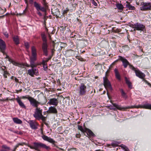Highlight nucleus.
Returning a JSON list of instances; mask_svg holds the SVG:
<instances>
[{"label": "nucleus", "instance_id": "nucleus-60", "mask_svg": "<svg viewBox=\"0 0 151 151\" xmlns=\"http://www.w3.org/2000/svg\"><path fill=\"white\" fill-rule=\"evenodd\" d=\"M49 39L50 40H51V36L50 35H49Z\"/></svg>", "mask_w": 151, "mask_h": 151}, {"label": "nucleus", "instance_id": "nucleus-48", "mask_svg": "<svg viewBox=\"0 0 151 151\" xmlns=\"http://www.w3.org/2000/svg\"><path fill=\"white\" fill-rule=\"evenodd\" d=\"M55 51V50L53 49H51V52L52 54V55H53Z\"/></svg>", "mask_w": 151, "mask_h": 151}, {"label": "nucleus", "instance_id": "nucleus-53", "mask_svg": "<svg viewBox=\"0 0 151 151\" xmlns=\"http://www.w3.org/2000/svg\"><path fill=\"white\" fill-rule=\"evenodd\" d=\"M0 151H9V150H5V149L4 150V149H1L0 150Z\"/></svg>", "mask_w": 151, "mask_h": 151}, {"label": "nucleus", "instance_id": "nucleus-19", "mask_svg": "<svg viewBox=\"0 0 151 151\" xmlns=\"http://www.w3.org/2000/svg\"><path fill=\"white\" fill-rule=\"evenodd\" d=\"M48 103L50 105L56 106L58 104V102L57 99L52 98L48 102Z\"/></svg>", "mask_w": 151, "mask_h": 151}, {"label": "nucleus", "instance_id": "nucleus-28", "mask_svg": "<svg viewBox=\"0 0 151 151\" xmlns=\"http://www.w3.org/2000/svg\"><path fill=\"white\" fill-rule=\"evenodd\" d=\"M86 128H83L82 126L80 125H78V129L83 133L85 132H86Z\"/></svg>", "mask_w": 151, "mask_h": 151}, {"label": "nucleus", "instance_id": "nucleus-44", "mask_svg": "<svg viewBox=\"0 0 151 151\" xmlns=\"http://www.w3.org/2000/svg\"><path fill=\"white\" fill-rule=\"evenodd\" d=\"M81 136V135L79 133L77 134H76V137L77 138H80Z\"/></svg>", "mask_w": 151, "mask_h": 151}, {"label": "nucleus", "instance_id": "nucleus-50", "mask_svg": "<svg viewBox=\"0 0 151 151\" xmlns=\"http://www.w3.org/2000/svg\"><path fill=\"white\" fill-rule=\"evenodd\" d=\"M4 68H3L1 67V68H1V70L4 72V71L6 70H5V69H6V67L4 66Z\"/></svg>", "mask_w": 151, "mask_h": 151}, {"label": "nucleus", "instance_id": "nucleus-14", "mask_svg": "<svg viewBox=\"0 0 151 151\" xmlns=\"http://www.w3.org/2000/svg\"><path fill=\"white\" fill-rule=\"evenodd\" d=\"M135 29L137 30L143 31L145 29V26L137 22L135 23Z\"/></svg>", "mask_w": 151, "mask_h": 151}, {"label": "nucleus", "instance_id": "nucleus-16", "mask_svg": "<svg viewBox=\"0 0 151 151\" xmlns=\"http://www.w3.org/2000/svg\"><path fill=\"white\" fill-rule=\"evenodd\" d=\"M119 60L121 61L123 63V65L124 68H126L128 65L129 64V63L128 60L122 57L119 56Z\"/></svg>", "mask_w": 151, "mask_h": 151}, {"label": "nucleus", "instance_id": "nucleus-51", "mask_svg": "<svg viewBox=\"0 0 151 151\" xmlns=\"http://www.w3.org/2000/svg\"><path fill=\"white\" fill-rule=\"evenodd\" d=\"M14 80L16 82L18 83L19 82V80L16 78H15Z\"/></svg>", "mask_w": 151, "mask_h": 151}, {"label": "nucleus", "instance_id": "nucleus-12", "mask_svg": "<svg viewBox=\"0 0 151 151\" xmlns=\"http://www.w3.org/2000/svg\"><path fill=\"white\" fill-rule=\"evenodd\" d=\"M42 137L44 140L47 141L49 142L52 144L54 145V146H55L57 148H58L55 144V143L56 142L53 139L50 137H48V136L45 135H42Z\"/></svg>", "mask_w": 151, "mask_h": 151}, {"label": "nucleus", "instance_id": "nucleus-21", "mask_svg": "<svg viewBox=\"0 0 151 151\" xmlns=\"http://www.w3.org/2000/svg\"><path fill=\"white\" fill-rule=\"evenodd\" d=\"M46 1H43L42 3L44 5L45 7H41L40 6L39 10H40L43 12H45L46 11V9L48 8V3L46 2Z\"/></svg>", "mask_w": 151, "mask_h": 151}, {"label": "nucleus", "instance_id": "nucleus-57", "mask_svg": "<svg viewBox=\"0 0 151 151\" xmlns=\"http://www.w3.org/2000/svg\"><path fill=\"white\" fill-rule=\"evenodd\" d=\"M38 14L40 16H41L42 15V14L40 12H38Z\"/></svg>", "mask_w": 151, "mask_h": 151}, {"label": "nucleus", "instance_id": "nucleus-35", "mask_svg": "<svg viewBox=\"0 0 151 151\" xmlns=\"http://www.w3.org/2000/svg\"><path fill=\"white\" fill-rule=\"evenodd\" d=\"M41 120H42L43 123L46 125L47 126L48 125V124L46 122V121L47 120V116L45 117V118L44 119H43H43H41Z\"/></svg>", "mask_w": 151, "mask_h": 151}, {"label": "nucleus", "instance_id": "nucleus-39", "mask_svg": "<svg viewBox=\"0 0 151 151\" xmlns=\"http://www.w3.org/2000/svg\"><path fill=\"white\" fill-rule=\"evenodd\" d=\"M26 9H25L23 12L22 13H19V14H18L20 15V16H21L23 14H24L25 13V12H26Z\"/></svg>", "mask_w": 151, "mask_h": 151}, {"label": "nucleus", "instance_id": "nucleus-54", "mask_svg": "<svg viewBox=\"0 0 151 151\" xmlns=\"http://www.w3.org/2000/svg\"><path fill=\"white\" fill-rule=\"evenodd\" d=\"M111 145L113 147H116V145L114 143H112Z\"/></svg>", "mask_w": 151, "mask_h": 151}, {"label": "nucleus", "instance_id": "nucleus-41", "mask_svg": "<svg viewBox=\"0 0 151 151\" xmlns=\"http://www.w3.org/2000/svg\"><path fill=\"white\" fill-rule=\"evenodd\" d=\"M42 65L43 66L47 65V63H46L45 62L44 60H42Z\"/></svg>", "mask_w": 151, "mask_h": 151}, {"label": "nucleus", "instance_id": "nucleus-24", "mask_svg": "<svg viewBox=\"0 0 151 151\" xmlns=\"http://www.w3.org/2000/svg\"><path fill=\"white\" fill-rule=\"evenodd\" d=\"M124 79L126 83L128 85V87L130 89H132V83L128 79L127 77H125Z\"/></svg>", "mask_w": 151, "mask_h": 151}, {"label": "nucleus", "instance_id": "nucleus-62", "mask_svg": "<svg viewBox=\"0 0 151 151\" xmlns=\"http://www.w3.org/2000/svg\"><path fill=\"white\" fill-rule=\"evenodd\" d=\"M30 1L29 2L30 3L32 4V2H33V1L31 0V1Z\"/></svg>", "mask_w": 151, "mask_h": 151}, {"label": "nucleus", "instance_id": "nucleus-56", "mask_svg": "<svg viewBox=\"0 0 151 151\" xmlns=\"http://www.w3.org/2000/svg\"><path fill=\"white\" fill-rule=\"evenodd\" d=\"M13 132L14 133H15L17 134H18V131H13Z\"/></svg>", "mask_w": 151, "mask_h": 151}, {"label": "nucleus", "instance_id": "nucleus-23", "mask_svg": "<svg viewBox=\"0 0 151 151\" xmlns=\"http://www.w3.org/2000/svg\"><path fill=\"white\" fill-rule=\"evenodd\" d=\"M86 129V132H85L87 133V134L90 137L94 136L95 135L94 134L91 130L87 128Z\"/></svg>", "mask_w": 151, "mask_h": 151}, {"label": "nucleus", "instance_id": "nucleus-18", "mask_svg": "<svg viewBox=\"0 0 151 151\" xmlns=\"http://www.w3.org/2000/svg\"><path fill=\"white\" fill-rule=\"evenodd\" d=\"M46 112L49 113L54 114H56L58 113L55 107L52 106L49 107L48 110Z\"/></svg>", "mask_w": 151, "mask_h": 151}, {"label": "nucleus", "instance_id": "nucleus-8", "mask_svg": "<svg viewBox=\"0 0 151 151\" xmlns=\"http://www.w3.org/2000/svg\"><path fill=\"white\" fill-rule=\"evenodd\" d=\"M141 5L142 6L140 9L142 11H147L151 9V3H150L142 2Z\"/></svg>", "mask_w": 151, "mask_h": 151}, {"label": "nucleus", "instance_id": "nucleus-38", "mask_svg": "<svg viewBox=\"0 0 151 151\" xmlns=\"http://www.w3.org/2000/svg\"><path fill=\"white\" fill-rule=\"evenodd\" d=\"M6 55V57H5L7 59H8V60L9 61V60L10 59H11V58H10L9 56H8L6 53L5 52V55Z\"/></svg>", "mask_w": 151, "mask_h": 151}, {"label": "nucleus", "instance_id": "nucleus-42", "mask_svg": "<svg viewBox=\"0 0 151 151\" xmlns=\"http://www.w3.org/2000/svg\"><path fill=\"white\" fill-rule=\"evenodd\" d=\"M24 143H19L16 146H15L17 148L19 147V145H23Z\"/></svg>", "mask_w": 151, "mask_h": 151}, {"label": "nucleus", "instance_id": "nucleus-58", "mask_svg": "<svg viewBox=\"0 0 151 151\" xmlns=\"http://www.w3.org/2000/svg\"><path fill=\"white\" fill-rule=\"evenodd\" d=\"M147 84L148 85H149L150 87H151V84L149 82L147 83Z\"/></svg>", "mask_w": 151, "mask_h": 151}, {"label": "nucleus", "instance_id": "nucleus-26", "mask_svg": "<svg viewBox=\"0 0 151 151\" xmlns=\"http://www.w3.org/2000/svg\"><path fill=\"white\" fill-rule=\"evenodd\" d=\"M13 39L16 45H17L19 44V39L17 36L13 37Z\"/></svg>", "mask_w": 151, "mask_h": 151}, {"label": "nucleus", "instance_id": "nucleus-46", "mask_svg": "<svg viewBox=\"0 0 151 151\" xmlns=\"http://www.w3.org/2000/svg\"><path fill=\"white\" fill-rule=\"evenodd\" d=\"M121 147L124 150L127 147L124 145H122L121 146Z\"/></svg>", "mask_w": 151, "mask_h": 151}, {"label": "nucleus", "instance_id": "nucleus-13", "mask_svg": "<svg viewBox=\"0 0 151 151\" xmlns=\"http://www.w3.org/2000/svg\"><path fill=\"white\" fill-rule=\"evenodd\" d=\"M6 47V46L5 42L2 40L0 39V50L4 55L5 54Z\"/></svg>", "mask_w": 151, "mask_h": 151}, {"label": "nucleus", "instance_id": "nucleus-20", "mask_svg": "<svg viewBox=\"0 0 151 151\" xmlns=\"http://www.w3.org/2000/svg\"><path fill=\"white\" fill-rule=\"evenodd\" d=\"M16 99L19 105L21 108H24L25 109H26V106L19 98H16Z\"/></svg>", "mask_w": 151, "mask_h": 151}, {"label": "nucleus", "instance_id": "nucleus-17", "mask_svg": "<svg viewBox=\"0 0 151 151\" xmlns=\"http://www.w3.org/2000/svg\"><path fill=\"white\" fill-rule=\"evenodd\" d=\"M138 107L139 108H143L151 110V104L148 103L147 102L143 105H138Z\"/></svg>", "mask_w": 151, "mask_h": 151}, {"label": "nucleus", "instance_id": "nucleus-34", "mask_svg": "<svg viewBox=\"0 0 151 151\" xmlns=\"http://www.w3.org/2000/svg\"><path fill=\"white\" fill-rule=\"evenodd\" d=\"M69 9L68 8H66V9L63 11V15H66L67 12L69 11Z\"/></svg>", "mask_w": 151, "mask_h": 151}, {"label": "nucleus", "instance_id": "nucleus-55", "mask_svg": "<svg viewBox=\"0 0 151 151\" xmlns=\"http://www.w3.org/2000/svg\"><path fill=\"white\" fill-rule=\"evenodd\" d=\"M125 151H129L128 148L126 147L124 149Z\"/></svg>", "mask_w": 151, "mask_h": 151}, {"label": "nucleus", "instance_id": "nucleus-63", "mask_svg": "<svg viewBox=\"0 0 151 151\" xmlns=\"http://www.w3.org/2000/svg\"><path fill=\"white\" fill-rule=\"evenodd\" d=\"M1 67H2V64L0 63V68H1Z\"/></svg>", "mask_w": 151, "mask_h": 151}, {"label": "nucleus", "instance_id": "nucleus-9", "mask_svg": "<svg viewBox=\"0 0 151 151\" xmlns=\"http://www.w3.org/2000/svg\"><path fill=\"white\" fill-rule=\"evenodd\" d=\"M29 98L28 100L29 101L30 104L33 107L36 108L38 107V106L40 104V102L32 97Z\"/></svg>", "mask_w": 151, "mask_h": 151}, {"label": "nucleus", "instance_id": "nucleus-52", "mask_svg": "<svg viewBox=\"0 0 151 151\" xmlns=\"http://www.w3.org/2000/svg\"><path fill=\"white\" fill-rule=\"evenodd\" d=\"M23 132L21 131L19 132L18 134H19L20 135H21L23 134Z\"/></svg>", "mask_w": 151, "mask_h": 151}, {"label": "nucleus", "instance_id": "nucleus-59", "mask_svg": "<svg viewBox=\"0 0 151 151\" xmlns=\"http://www.w3.org/2000/svg\"><path fill=\"white\" fill-rule=\"evenodd\" d=\"M52 56L53 55H52L51 56H50L49 58H48L49 60H50L51 59Z\"/></svg>", "mask_w": 151, "mask_h": 151}, {"label": "nucleus", "instance_id": "nucleus-64", "mask_svg": "<svg viewBox=\"0 0 151 151\" xmlns=\"http://www.w3.org/2000/svg\"><path fill=\"white\" fill-rule=\"evenodd\" d=\"M16 149H15V148H14V150H13V151H15Z\"/></svg>", "mask_w": 151, "mask_h": 151}, {"label": "nucleus", "instance_id": "nucleus-1", "mask_svg": "<svg viewBox=\"0 0 151 151\" xmlns=\"http://www.w3.org/2000/svg\"><path fill=\"white\" fill-rule=\"evenodd\" d=\"M32 56L30 57V66L32 69L28 70V74L32 76H33L34 75L37 76L38 75V70L36 68H34V67H36L37 65L35 64V62L37 60V50L35 47L32 46L31 47Z\"/></svg>", "mask_w": 151, "mask_h": 151}, {"label": "nucleus", "instance_id": "nucleus-36", "mask_svg": "<svg viewBox=\"0 0 151 151\" xmlns=\"http://www.w3.org/2000/svg\"><path fill=\"white\" fill-rule=\"evenodd\" d=\"M24 44L26 48L27 49H28L29 47V43L27 42H25Z\"/></svg>", "mask_w": 151, "mask_h": 151}, {"label": "nucleus", "instance_id": "nucleus-32", "mask_svg": "<svg viewBox=\"0 0 151 151\" xmlns=\"http://www.w3.org/2000/svg\"><path fill=\"white\" fill-rule=\"evenodd\" d=\"M2 149H4L8 150H10V147L7 146L6 145H3L2 146Z\"/></svg>", "mask_w": 151, "mask_h": 151}, {"label": "nucleus", "instance_id": "nucleus-11", "mask_svg": "<svg viewBox=\"0 0 151 151\" xmlns=\"http://www.w3.org/2000/svg\"><path fill=\"white\" fill-rule=\"evenodd\" d=\"M9 61L12 63L13 65L20 67L24 68V66L27 67H29V65L27 64V63H19L16 62L12 59H10Z\"/></svg>", "mask_w": 151, "mask_h": 151}, {"label": "nucleus", "instance_id": "nucleus-3", "mask_svg": "<svg viewBox=\"0 0 151 151\" xmlns=\"http://www.w3.org/2000/svg\"><path fill=\"white\" fill-rule=\"evenodd\" d=\"M41 37L43 42L42 46V50L44 55L47 56L48 55V45L47 43L46 36L45 34H41Z\"/></svg>", "mask_w": 151, "mask_h": 151}, {"label": "nucleus", "instance_id": "nucleus-43", "mask_svg": "<svg viewBox=\"0 0 151 151\" xmlns=\"http://www.w3.org/2000/svg\"><path fill=\"white\" fill-rule=\"evenodd\" d=\"M29 97H31V96H23V98L26 99H27L28 100V99L29 98Z\"/></svg>", "mask_w": 151, "mask_h": 151}, {"label": "nucleus", "instance_id": "nucleus-4", "mask_svg": "<svg viewBox=\"0 0 151 151\" xmlns=\"http://www.w3.org/2000/svg\"><path fill=\"white\" fill-rule=\"evenodd\" d=\"M42 109L40 107H38L36 108L33 114V116L38 120L44 119L45 116L42 115Z\"/></svg>", "mask_w": 151, "mask_h": 151}, {"label": "nucleus", "instance_id": "nucleus-37", "mask_svg": "<svg viewBox=\"0 0 151 151\" xmlns=\"http://www.w3.org/2000/svg\"><path fill=\"white\" fill-rule=\"evenodd\" d=\"M4 35L7 38H8L9 37V34L7 32H4Z\"/></svg>", "mask_w": 151, "mask_h": 151}, {"label": "nucleus", "instance_id": "nucleus-31", "mask_svg": "<svg viewBox=\"0 0 151 151\" xmlns=\"http://www.w3.org/2000/svg\"><path fill=\"white\" fill-rule=\"evenodd\" d=\"M126 6L129 8V10H134L135 9V7L134 6H132L129 4H127Z\"/></svg>", "mask_w": 151, "mask_h": 151}, {"label": "nucleus", "instance_id": "nucleus-7", "mask_svg": "<svg viewBox=\"0 0 151 151\" xmlns=\"http://www.w3.org/2000/svg\"><path fill=\"white\" fill-rule=\"evenodd\" d=\"M131 69L135 72L136 76L141 79H143L145 81L147 82V81L144 79L145 76L144 73H142L137 68H135L133 66L131 67Z\"/></svg>", "mask_w": 151, "mask_h": 151}, {"label": "nucleus", "instance_id": "nucleus-25", "mask_svg": "<svg viewBox=\"0 0 151 151\" xmlns=\"http://www.w3.org/2000/svg\"><path fill=\"white\" fill-rule=\"evenodd\" d=\"M14 122L17 124H20L22 123V121L19 119L17 117H14L13 118Z\"/></svg>", "mask_w": 151, "mask_h": 151}, {"label": "nucleus", "instance_id": "nucleus-2", "mask_svg": "<svg viewBox=\"0 0 151 151\" xmlns=\"http://www.w3.org/2000/svg\"><path fill=\"white\" fill-rule=\"evenodd\" d=\"M31 149H34L37 151H40V148L45 149L47 151H49L51 148L49 146H47L45 144L41 142H34L32 145L29 146Z\"/></svg>", "mask_w": 151, "mask_h": 151}, {"label": "nucleus", "instance_id": "nucleus-22", "mask_svg": "<svg viewBox=\"0 0 151 151\" xmlns=\"http://www.w3.org/2000/svg\"><path fill=\"white\" fill-rule=\"evenodd\" d=\"M115 76L116 78L119 80L120 81L121 80L120 75L117 69H115L114 70Z\"/></svg>", "mask_w": 151, "mask_h": 151}, {"label": "nucleus", "instance_id": "nucleus-33", "mask_svg": "<svg viewBox=\"0 0 151 151\" xmlns=\"http://www.w3.org/2000/svg\"><path fill=\"white\" fill-rule=\"evenodd\" d=\"M10 74L8 72L7 70L4 71V76L5 78H7V75L9 76Z\"/></svg>", "mask_w": 151, "mask_h": 151}, {"label": "nucleus", "instance_id": "nucleus-6", "mask_svg": "<svg viewBox=\"0 0 151 151\" xmlns=\"http://www.w3.org/2000/svg\"><path fill=\"white\" fill-rule=\"evenodd\" d=\"M87 87L83 83H81L78 87V93L79 96H83L86 95L87 90Z\"/></svg>", "mask_w": 151, "mask_h": 151}, {"label": "nucleus", "instance_id": "nucleus-10", "mask_svg": "<svg viewBox=\"0 0 151 151\" xmlns=\"http://www.w3.org/2000/svg\"><path fill=\"white\" fill-rule=\"evenodd\" d=\"M103 79L104 85L106 89H109L110 90H112V88L111 85L107 78L105 76L103 77Z\"/></svg>", "mask_w": 151, "mask_h": 151}, {"label": "nucleus", "instance_id": "nucleus-49", "mask_svg": "<svg viewBox=\"0 0 151 151\" xmlns=\"http://www.w3.org/2000/svg\"><path fill=\"white\" fill-rule=\"evenodd\" d=\"M45 59V60H44L45 62L46 63H47L49 60L48 58H46Z\"/></svg>", "mask_w": 151, "mask_h": 151}, {"label": "nucleus", "instance_id": "nucleus-27", "mask_svg": "<svg viewBox=\"0 0 151 151\" xmlns=\"http://www.w3.org/2000/svg\"><path fill=\"white\" fill-rule=\"evenodd\" d=\"M120 91L121 92L122 96L125 99H126L127 98V96L126 93L124 92L122 89H120Z\"/></svg>", "mask_w": 151, "mask_h": 151}, {"label": "nucleus", "instance_id": "nucleus-5", "mask_svg": "<svg viewBox=\"0 0 151 151\" xmlns=\"http://www.w3.org/2000/svg\"><path fill=\"white\" fill-rule=\"evenodd\" d=\"M113 106L115 107V108H110L111 110H113L114 111L116 110V109L120 110H125L131 108H139L138 106H127L126 107H122L121 105L117 104L115 103H112Z\"/></svg>", "mask_w": 151, "mask_h": 151}, {"label": "nucleus", "instance_id": "nucleus-61", "mask_svg": "<svg viewBox=\"0 0 151 151\" xmlns=\"http://www.w3.org/2000/svg\"><path fill=\"white\" fill-rule=\"evenodd\" d=\"M13 78H14V76H12L11 77V78L12 79H13Z\"/></svg>", "mask_w": 151, "mask_h": 151}, {"label": "nucleus", "instance_id": "nucleus-30", "mask_svg": "<svg viewBox=\"0 0 151 151\" xmlns=\"http://www.w3.org/2000/svg\"><path fill=\"white\" fill-rule=\"evenodd\" d=\"M116 6L117 9L119 10H122L124 8L123 5L121 4H117Z\"/></svg>", "mask_w": 151, "mask_h": 151}, {"label": "nucleus", "instance_id": "nucleus-47", "mask_svg": "<svg viewBox=\"0 0 151 151\" xmlns=\"http://www.w3.org/2000/svg\"><path fill=\"white\" fill-rule=\"evenodd\" d=\"M135 24H130V26L131 27H132V28L135 29Z\"/></svg>", "mask_w": 151, "mask_h": 151}, {"label": "nucleus", "instance_id": "nucleus-40", "mask_svg": "<svg viewBox=\"0 0 151 151\" xmlns=\"http://www.w3.org/2000/svg\"><path fill=\"white\" fill-rule=\"evenodd\" d=\"M43 69L45 70H47L48 68L47 65L43 66Z\"/></svg>", "mask_w": 151, "mask_h": 151}, {"label": "nucleus", "instance_id": "nucleus-45", "mask_svg": "<svg viewBox=\"0 0 151 151\" xmlns=\"http://www.w3.org/2000/svg\"><path fill=\"white\" fill-rule=\"evenodd\" d=\"M92 4L95 6H96L97 5V4L95 1H92Z\"/></svg>", "mask_w": 151, "mask_h": 151}, {"label": "nucleus", "instance_id": "nucleus-29", "mask_svg": "<svg viewBox=\"0 0 151 151\" xmlns=\"http://www.w3.org/2000/svg\"><path fill=\"white\" fill-rule=\"evenodd\" d=\"M34 6L36 8L37 11L39 10L40 6V4L38 3H37L35 1L34 3Z\"/></svg>", "mask_w": 151, "mask_h": 151}, {"label": "nucleus", "instance_id": "nucleus-15", "mask_svg": "<svg viewBox=\"0 0 151 151\" xmlns=\"http://www.w3.org/2000/svg\"><path fill=\"white\" fill-rule=\"evenodd\" d=\"M28 123L32 129H36L37 128V126L38 125V124L35 121L31 120Z\"/></svg>", "mask_w": 151, "mask_h": 151}]
</instances>
